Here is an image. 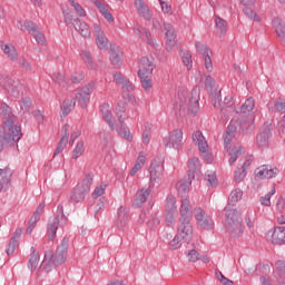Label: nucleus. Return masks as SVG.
Returning <instances> with one entry per match:
<instances>
[{"label":"nucleus","instance_id":"a19ab883","mask_svg":"<svg viewBox=\"0 0 285 285\" xmlns=\"http://www.w3.org/2000/svg\"><path fill=\"white\" fill-rule=\"evenodd\" d=\"M126 226H128V213L126 212V208L120 207L118 209L117 227L126 228Z\"/></svg>","mask_w":285,"mask_h":285},{"label":"nucleus","instance_id":"6e6d98bb","mask_svg":"<svg viewBox=\"0 0 285 285\" xmlns=\"http://www.w3.org/2000/svg\"><path fill=\"white\" fill-rule=\"evenodd\" d=\"M244 14L252 21H255L256 23H259V21H262V17L257 14L256 11L252 8H244Z\"/></svg>","mask_w":285,"mask_h":285},{"label":"nucleus","instance_id":"9d476101","mask_svg":"<svg viewBox=\"0 0 285 285\" xmlns=\"http://www.w3.org/2000/svg\"><path fill=\"white\" fill-rule=\"evenodd\" d=\"M205 86L209 92V97L212 101L214 102V106H217V101L220 99V90H219V85H217V81H215V78L213 76H206L205 77Z\"/></svg>","mask_w":285,"mask_h":285},{"label":"nucleus","instance_id":"7c9ffc66","mask_svg":"<svg viewBox=\"0 0 285 285\" xmlns=\"http://www.w3.org/2000/svg\"><path fill=\"white\" fill-rule=\"evenodd\" d=\"M193 144L197 146L198 150H206L208 148V141L202 131H194L191 135Z\"/></svg>","mask_w":285,"mask_h":285},{"label":"nucleus","instance_id":"423d86ee","mask_svg":"<svg viewBox=\"0 0 285 285\" xmlns=\"http://www.w3.org/2000/svg\"><path fill=\"white\" fill-rule=\"evenodd\" d=\"M166 183V178L164 177V163L154 160L150 166V186H163Z\"/></svg>","mask_w":285,"mask_h":285},{"label":"nucleus","instance_id":"9b49d317","mask_svg":"<svg viewBox=\"0 0 285 285\" xmlns=\"http://www.w3.org/2000/svg\"><path fill=\"white\" fill-rule=\"evenodd\" d=\"M23 28L29 32V35L33 36V39H36V42L39 46H46L47 43L46 35L41 32V30L37 27V24H33L31 21H26L23 23Z\"/></svg>","mask_w":285,"mask_h":285},{"label":"nucleus","instance_id":"473e14b6","mask_svg":"<svg viewBox=\"0 0 285 285\" xmlns=\"http://www.w3.org/2000/svg\"><path fill=\"white\" fill-rule=\"evenodd\" d=\"M100 111H101L104 121H107L110 128H112V121H114L112 107L108 104H102L100 107Z\"/></svg>","mask_w":285,"mask_h":285},{"label":"nucleus","instance_id":"4c0bfd02","mask_svg":"<svg viewBox=\"0 0 285 285\" xmlns=\"http://www.w3.org/2000/svg\"><path fill=\"white\" fill-rule=\"evenodd\" d=\"M59 228V216L50 218L48 223V236L49 239H55V235H57V229Z\"/></svg>","mask_w":285,"mask_h":285},{"label":"nucleus","instance_id":"0eeeda50","mask_svg":"<svg viewBox=\"0 0 285 285\" xmlns=\"http://www.w3.org/2000/svg\"><path fill=\"white\" fill-rule=\"evenodd\" d=\"M166 148L177 150L184 145V131L181 129L171 130L163 140Z\"/></svg>","mask_w":285,"mask_h":285},{"label":"nucleus","instance_id":"680f3d73","mask_svg":"<svg viewBox=\"0 0 285 285\" xmlns=\"http://www.w3.org/2000/svg\"><path fill=\"white\" fill-rule=\"evenodd\" d=\"M70 126L65 125L63 130H65V136L61 138L60 144L57 148V153H62L63 148H66V144H68V129Z\"/></svg>","mask_w":285,"mask_h":285},{"label":"nucleus","instance_id":"f3484780","mask_svg":"<svg viewBox=\"0 0 285 285\" xmlns=\"http://www.w3.org/2000/svg\"><path fill=\"white\" fill-rule=\"evenodd\" d=\"M195 219L200 228H204L205 230H210V228H213V218L206 215L202 208L195 209Z\"/></svg>","mask_w":285,"mask_h":285},{"label":"nucleus","instance_id":"c9c22d12","mask_svg":"<svg viewBox=\"0 0 285 285\" xmlns=\"http://www.w3.org/2000/svg\"><path fill=\"white\" fill-rule=\"evenodd\" d=\"M80 57H81L83 63L86 65V67L89 68V70H97V63L92 59V53H90V51L83 50L80 53Z\"/></svg>","mask_w":285,"mask_h":285},{"label":"nucleus","instance_id":"69168bd1","mask_svg":"<svg viewBox=\"0 0 285 285\" xmlns=\"http://www.w3.org/2000/svg\"><path fill=\"white\" fill-rule=\"evenodd\" d=\"M183 63L186 66L187 70H190L193 68V56H190L189 52H184L181 55Z\"/></svg>","mask_w":285,"mask_h":285},{"label":"nucleus","instance_id":"8fccbe9b","mask_svg":"<svg viewBox=\"0 0 285 285\" xmlns=\"http://www.w3.org/2000/svg\"><path fill=\"white\" fill-rule=\"evenodd\" d=\"M178 217L177 210L165 212V222L167 226H175Z\"/></svg>","mask_w":285,"mask_h":285},{"label":"nucleus","instance_id":"13d9d810","mask_svg":"<svg viewBox=\"0 0 285 285\" xmlns=\"http://www.w3.org/2000/svg\"><path fill=\"white\" fill-rule=\"evenodd\" d=\"M37 266H39V253L32 252L29 258L28 268L37 271Z\"/></svg>","mask_w":285,"mask_h":285},{"label":"nucleus","instance_id":"a878e982","mask_svg":"<svg viewBox=\"0 0 285 285\" xmlns=\"http://www.w3.org/2000/svg\"><path fill=\"white\" fill-rule=\"evenodd\" d=\"M227 154H228V164L229 166H233L242 157L244 154V148L242 146L233 145L227 148Z\"/></svg>","mask_w":285,"mask_h":285},{"label":"nucleus","instance_id":"c03bdc74","mask_svg":"<svg viewBox=\"0 0 285 285\" xmlns=\"http://www.w3.org/2000/svg\"><path fill=\"white\" fill-rule=\"evenodd\" d=\"M177 210V198L175 195L169 194L166 198L165 212Z\"/></svg>","mask_w":285,"mask_h":285},{"label":"nucleus","instance_id":"412c9836","mask_svg":"<svg viewBox=\"0 0 285 285\" xmlns=\"http://www.w3.org/2000/svg\"><path fill=\"white\" fill-rule=\"evenodd\" d=\"M266 237L269 239V242H272V244H285V228L275 227L267 233Z\"/></svg>","mask_w":285,"mask_h":285},{"label":"nucleus","instance_id":"a18cd8bd","mask_svg":"<svg viewBox=\"0 0 285 285\" xmlns=\"http://www.w3.org/2000/svg\"><path fill=\"white\" fill-rule=\"evenodd\" d=\"M267 106L269 110H276L277 112H285V100L282 98L269 102Z\"/></svg>","mask_w":285,"mask_h":285},{"label":"nucleus","instance_id":"a211bd4d","mask_svg":"<svg viewBox=\"0 0 285 285\" xmlns=\"http://www.w3.org/2000/svg\"><path fill=\"white\" fill-rule=\"evenodd\" d=\"M138 76L153 75V70H155V62L153 58L142 57L138 63Z\"/></svg>","mask_w":285,"mask_h":285},{"label":"nucleus","instance_id":"1a4fd4ad","mask_svg":"<svg viewBox=\"0 0 285 285\" xmlns=\"http://www.w3.org/2000/svg\"><path fill=\"white\" fill-rule=\"evenodd\" d=\"M250 164H253V156H245L239 159L238 166L234 175L236 184H242V181L246 179V175H248L247 170Z\"/></svg>","mask_w":285,"mask_h":285},{"label":"nucleus","instance_id":"4be33fe9","mask_svg":"<svg viewBox=\"0 0 285 285\" xmlns=\"http://www.w3.org/2000/svg\"><path fill=\"white\" fill-rule=\"evenodd\" d=\"M274 284L276 285H285V263L284 261H278L276 263V269L273 273Z\"/></svg>","mask_w":285,"mask_h":285},{"label":"nucleus","instance_id":"2eb2a0df","mask_svg":"<svg viewBox=\"0 0 285 285\" xmlns=\"http://www.w3.org/2000/svg\"><path fill=\"white\" fill-rule=\"evenodd\" d=\"M279 169L277 167H272L269 165H263L255 170L256 177L258 179H273V177H277Z\"/></svg>","mask_w":285,"mask_h":285},{"label":"nucleus","instance_id":"6ab92c4d","mask_svg":"<svg viewBox=\"0 0 285 285\" xmlns=\"http://www.w3.org/2000/svg\"><path fill=\"white\" fill-rule=\"evenodd\" d=\"M271 127H264L261 129L256 138L257 146L261 150H266V148L271 146Z\"/></svg>","mask_w":285,"mask_h":285},{"label":"nucleus","instance_id":"5701e85b","mask_svg":"<svg viewBox=\"0 0 285 285\" xmlns=\"http://www.w3.org/2000/svg\"><path fill=\"white\" fill-rule=\"evenodd\" d=\"M225 224H242V213L235 208H225Z\"/></svg>","mask_w":285,"mask_h":285},{"label":"nucleus","instance_id":"5fc2aeb1","mask_svg":"<svg viewBox=\"0 0 285 285\" xmlns=\"http://www.w3.org/2000/svg\"><path fill=\"white\" fill-rule=\"evenodd\" d=\"M195 47L198 55H202L203 57L213 55V52L208 50V47L203 41H196Z\"/></svg>","mask_w":285,"mask_h":285},{"label":"nucleus","instance_id":"3c124183","mask_svg":"<svg viewBox=\"0 0 285 285\" xmlns=\"http://www.w3.org/2000/svg\"><path fill=\"white\" fill-rule=\"evenodd\" d=\"M253 110H255V99L250 97L240 106V112H253Z\"/></svg>","mask_w":285,"mask_h":285},{"label":"nucleus","instance_id":"c85d7f7f","mask_svg":"<svg viewBox=\"0 0 285 285\" xmlns=\"http://www.w3.org/2000/svg\"><path fill=\"white\" fill-rule=\"evenodd\" d=\"M75 106H77V101L75 98H67L63 100V102L60 106V117L63 119V117H68L69 114L75 110Z\"/></svg>","mask_w":285,"mask_h":285},{"label":"nucleus","instance_id":"7ed1b4c3","mask_svg":"<svg viewBox=\"0 0 285 285\" xmlns=\"http://www.w3.org/2000/svg\"><path fill=\"white\" fill-rule=\"evenodd\" d=\"M92 186V176L88 175L79 183L71 193L72 202H83L88 193H90V187Z\"/></svg>","mask_w":285,"mask_h":285},{"label":"nucleus","instance_id":"ea45409f","mask_svg":"<svg viewBox=\"0 0 285 285\" xmlns=\"http://www.w3.org/2000/svg\"><path fill=\"white\" fill-rule=\"evenodd\" d=\"M62 14H63L65 23H67V26H70V24L75 26V23H77L80 20L79 17L75 14V11L70 9L62 10Z\"/></svg>","mask_w":285,"mask_h":285},{"label":"nucleus","instance_id":"09e8293b","mask_svg":"<svg viewBox=\"0 0 285 285\" xmlns=\"http://www.w3.org/2000/svg\"><path fill=\"white\" fill-rule=\"evenodd\" d=\"M52 79L56 83H58V86H61L62 88H66L70 81L66 75L60 72H55Z\"/></svg>","mask_w":285,"mask_h":285},{"label":"nucleus","instance_id":"6e6552de","mask_svg":"<svg viewBox=\"0 0 285 285\" xmlns=\"http://www.w3.org/2000/svg\"><path fill=\"white\" fill-rule=\"evenodd\" d=\"M165 50L167 52H175L179 48V41L177 40V32L171 24H165Z\"/></svg>","mask_w":285,"mask_h":285},{"label":"nucleus","instance_id":"b1692460","mask_svg":"<svg viewBox=\"0 0 285 285\" xmlns=\"http://www.w3.org/2000/svg\"><path fill=\"white\" fill-rule=\"evenodd\" d=\"M137 35L140 39H142V41H146V43H148V46H150L151 48H157L159 46V42H157V39L155 38V36H153V33H150V31L140 28L137 30Z\"/></svg>","mask_w":285,"mask_h":285},{"label":"nucleus","instance_id":"052dcab7","mask_svg":"<svg viewBox=\"0 0 285 285\" xmlns=\"http://www.w3.org/2000/svg\"><path fill=\"white\" fill-rule=\"evenodd\" d=\"M76 98L78 99V104L81 106V108H87L88 104H90V96H86V94H82L81 91H78Z\"/></svg>","mask_w":285,"mask_h":285},{"label":"nucleus","instance_id":"f8f14e48","mask_svg":"<svg viewBox=\"0 0 285 285\" xmlns=\"http://www.w3.org/2000/svg\"><path fill=\"white\" fill-rule=\"evenodd\" d=\"M177 235L187 244L193 239V224L190 220H179Z\"/></svg>","mask_w":285,"mask_h":285},{"label":"nucleus","instance_id":"f257e3e1","mask_svg":"<svg viewBox=\"0 0 285 285\" xmlns=\"http://www.w3.org/2000/svg\"><path fill=\"white\" fill-rule=\"evenodd\" d=\"M0 115L3 124V131L0 134V153L3 148L17 144L21 139V127L17 125V118L12 115V109L7 104L0 107Z\"/></svg>","mask_w":285,"mask_h":285},{"label":"nucleus","instance_id":"603ef678","mask_svg":"<svg viewBox=\"0 0 285 285\" xmlns=\"http://www.w3.org/2000/svg\"><path fill=\"white\" fill-rule=\"evenodd\" d=\"M205 181L209 188L217 186V175L213 170H208L205 174Z\"/></svg>","mask_w":285,"mask_h":285},{"label":"nucleus","instance_id":"393cba45","mask_svg":"<svg viewBox=\"0 0 285 285\" xmlns=\"http://www.w3.org/2000/svg\"><path fill=\"white\" fill-rule=\"evenodd\" d=\"M10 179H12V171L10 168H0V190H6L10 187Z\"/></svg>","mask_w":285,"mask_h":285},{"label":"nucleus","instance_id":"bf43d9fd","mask_svg":"<svg viewBox=\"0 0 285 285\" xmlns=\"http://www.w3.org/2000/svg\"><path fill=\"white\" fill-rule=\"evenodd\" d=\"M275 186H272V188L269 189V191L265 195L261 197V204L262 206H271V197H273V195H275Z\"/></svg>","mask_w":285,"mask_h":285},{"label":"nucleus","instance_id":"79ce46f5","mask_svg":"<svg viewBox=\"0 0 285 285\" xmlns=\"http://www.w3.org/2000/svg\"><path fill=\"white\" fill-rule=\"evenodd\" d=\"M116 117L120 125L126 124V119H128V115H126V107L121 104H118L116 107Z\"/></svg>","mask_w":285,"mask_h":285},{"label":"nucleus","instance_id":"f704fd0d","mask_svg":"<svg viewBox=\"0 0 285 285\" xmlns=\"http://www.w3.org/2000/svg\"><path fill=\"white\" fill-rule=\"evenodd\" d=\"M190 186H193V180L190 177H186L177 183L176 188L180 195H186L190 190Z\"/></svg>","mask_w":285,"mask_h":285},{"label":"nucleus","instance_id":"bb28decb","mask_svg":"<svg viewBox=\"0 0 285 285\" xmlns=\"http://www.w3.org/2000/svg\"><path fill=\"white\" fill-rule=\"evenodd\" d=\"M225 225L226 230L230 237L237 239V237H242V235H244V225L242 223H229Z\"/></svg>","mask_w":285,"mask_h":285},{"label":"nucleus","instance_id":"cd10ccee","mask_svg":"<svg viewBox=\"0 0 285 285\" xmlns=\"http://www.w3.org/2000/svg\"><path fill=\"white\" fill-rule=\"evenodd\" d=\"M114 81L122 88V90H127V92H131V90H135V86L130 80L122 77L119 72H114L112 75Z\"/></svg>","mask_w":285,"mask_h":285},{"label":"nucleus","instance_id":"ddd939ff","mask_svg":"<svg viewBox=\"0 0 285 285\" xmlns=\"http://www.w3.org/2000/svg\"><path fill=\"white\" fill-rule=\"evenodd\" d=\"M134 8L137 14L141 17V19L148 21L153 18V11L150 10V7L146 0H134Z\"/></svg>","mask_w":285,"mask_h":285},{"label":"nucleus","instance_id":"39448f33","mask_svg":"<svg viewBox=\"0 0 285 285\" xmlns=\"http://www.w3.org/2000/svg\"><path fill=\"white\" fill-rule=\"evenodd\" d=\"M0 86H3L4 90L11 95V97H21L26 88L19 81L12 78L0 76Z\"/></svg>","mask_w":285,"mask_h":285},{"label":"nucleus","instance_id":"4468645a","mask_svg":"<svg viewBox=\"0 0 285 285\" xmlns=\"http://www.w3.org/2000/svg\"><path fill=\"white\" fill-rule=\"evenodd\" d=\"M94 35L97 48H99V50H107L108 38L106 37V33L104 32V29H101V26L99 23L94 24Z\"/></svg>","mask_w":285,"mask_h":285},{"label":"nucleus","instance_id":"774afa93","mask_svg":"<svg viewBox=\"0 0 285 285\" xmlns=\"http://www.w3.org/2000/svg\"><path fill=\"white\" fill-rule=\"evenodd\" d=\"M188 168L191 170V173H195V170H199L200 165H199V158H191L188 161Z\"/></svg>","mask_w":285,"mask_h":285},{"label":"nucleus","instance_id":"20e7f679","mask_svg":"<svg viewBox=\"0 0 285 285\" xmlns=\"http://www.w3.org/2000/svg\"><path fill=\"white\" fill-rule=\"evenodd\" d=\"M200 95L202 90L199 89V87H194L185 101L181 100V108H187L191 112V115H197V112H199Z\"/></svg>","mask_w":285,"mask_h":285},{"label":"nucleus","instance_id":"49530a36","mask_svg":"<svg viewBox=\"0 0 285 285\" xmlns=\"http://www.w3.org/2000/svg\"><path fill=\"white\" fill-rule=\"evenodd\" d=\"M215 26H216L218 33L226 35V32L228 30V24L226 23V20L216 16L215 17Z\"/></svg>","mask_w":285,"mask_h":285},{"label":"nucleus","instance_id":"aec40b11","mask_svg":"<svg viewBox=\"0 0 285 285\" xmlns=\"http://www.w3.org/2000/svg\"><path fill=\"white\" fill-rule=\"evenodd\" d=\"M109 59L114 67L121 68V63H124V50L117 46L110 47Z\"/></svg>","mask_w":285,"mask_h":285},{"label":"nucleus","instance_id":"e2e57ef3","mask_svg":"<svg viewBox=\"0 0 285 285\" xmlns=\"http://www.w3.org/2000/svg\"><path fill=\"white\" fill-rule=\"evenodd\" d=\"M200 153V157L202 159H204V161H207V164H213V154L210 153V148L207 147L204 150H199Z\"/></svg>","mask_w":285,"mask_h":285},{"label":"nucleus","instance_id":"2f4dec72","mask_svg":"<svg viewBox=\"0 0 285 285\" xmlns=\"http://www.w3.org/2000/svg\"><path fill=\"white\" fill-rule=\"evenodd\" d=\"M75 30H77L85 39H90L92 37V31H90V27L88 23L82 21L81 19L77 21L73 26Z\"/></svg>","mask_w":285,"mask_h":285},{"label":"nucleus","instance_id":"0e129e2a","mask_svg":"<svg viewBox=\"0 0 285 285\" xmlns=\"http://www.w3.org/2000/svg\"><path fill=\"white\" fill-rule=\"evenodd\" d=\"M95 81H91L89 83H87L85 87H82L79 92H81L82 95L90 97V95H92V90H95Z\"/></svg>","mask_w":285,"mask_h":285},{"label":"nucleus","instance_id":"de8ad7c7","mask_svg":"<svg viewBox=\"0 0 285 285\" xmlns=\"http://www.w3.org/2000/svg\"><path fill=\"white\" fill-rule=\"evenodd\" d=\"M85 144L83 140H78L75 148H73V151H72V159H79V157H81L85 153Z\"/></svg>","mask_w":285,"mask_h":285},{"label":"nucleus","instance_id":"dca6fc26","mask_svg":"<svg viewBox=\"0 0 285 285\" xmlns=\"http://www.w3.org/2000/svg\"><path fill=\"white\" fill-rule=\"evenodd\" d=\"M179 212H180L179 222H191L193 205H190V200L188 199V197L183 196Z\"/></svg>","mask_w":285,"mask_h":285},{"label":"nucleus","instance_id":"58836bf2","mask_svg":"<svg viewBox=\"0 0 285 285\" xmlns=\"http://www.w3.org/2000/svg\"><path fill=\"white\" fill-rule=\"evenodd\" d=\"M118 135L122 137V139H126V141L132 142L135 137L132 136V132L130 131V128H128L125 125H118L116 128Z\"/></svg>","mask_w":285,"mask_h":285},{"label":"nucleus","instance_id":"37998d69","mask_svg":"<svg viewBox=\"0 0 285 285\" xmlns=\"http://www.w3.org/2000/svg\"><path fill=\"white\" fill-rule=\"evenodd\" d=\"M68 2L71 6V8H73L78 17H87L86 9L83 8V6H81V3H79L77 0H68Z\"/></svg>","mask_w":285,"mask_h":285},{"label":"nucleus","instance_id":"c756f323","mask_svg":"<svg viewBox=\"0 0 285 285\" xmlns=\"http://www.w3.org/2000/svg\"><path fill=\"white\" fill-rule=\"evenodd\" d=\"M0 48L7 55L8 59L11 61H17V57L19 53L17 52V48L10 42H0Z\"/></svg>","mask_w":285,"mask_h":285},{"label":"nucleus","instance_id":"338daca9","mask_svg":"<svg viewBox=\"0 0 285 285\" xmlns=\"http://www.w3.org/2000/svg\"><path fill=\"white\" fill-rule=\"evenodd\" d=\"M216 277H217L218 282H220V284H223V285H235V283L233 281H230L229 278H227L226 276H224V274L222 272H216Z\"/></svg>","mask_w":285,"mask_h":285},{"label":"nucleus","instance_id":"864d4df0","mask_svg":"<svg viewBox=\"0 0 285 285\" xmlns=\"http://www.w3.org/2000/svg\"><path fill=\"white\" fill-rule=\"evenodd\" d=\"M242 197H244V191L239 188L234 189L229 195V204H232V206H235V204H237V202H239Z\"/></svg>","mask_w":285,"mask_h":285},{"label":"nucleus","instance_id":"72a5a7b5","mask_svg":"<svg viewBox=\"0 0 285 285\" xmlns=\"http://www.w3.org/2000/svg\"><path fill=\"white\" fill-rule=\"evenodd\" d=\"M145 165H146V154L140 153L136 159L134 168L129 171V175L131 177H135L137 173H139V170L144 168Z\"/></svg>","mask_w":285,"mask_h":285},{"label":"nucleus","instance_id":"e433bc0d","mask_svg":"<svg viewBox=\"0 0 285 285\" xmlns=\"http://www.w3.org/2000/svg\"><path fill=\"white\" fill-rule=\"evenodd\" d=\"M148 197H150V190L148 188L138 190L135 199L136 206H144L148 202Z\"/></svg>","mask_w":285,"mask_h":285},{"label":"nucleus","instance_id":"4d7b16f0","mask_svg":"<svg viewBox=\"0 0 285 285\" xmlns=\"http://www.w3.org/2000/svg\"><path fill=\"white\" fill-rule=\"evenodd\" d=\"M144 90H150L153 88V75L139 76Z\"/></svg>","mask_w":285,"mask_h":285},{"label":"nucleus","instance_id":"f03ea898","mask_svg":"<svg viewBox=\"0 0 285 285\" xmlns=\"http://www.w3.org/2000/svg\"><path fill=\"white\" fill-rule=\"evenodd\" d=\"M67 255L68 248H66V246L58 247L56 253L48 250L45 253L41 266L47 272L52 271V268H57V266H61V264L66 263Z\"/></svg>","mask_w":285,"mask_h":285}]
</instances>
